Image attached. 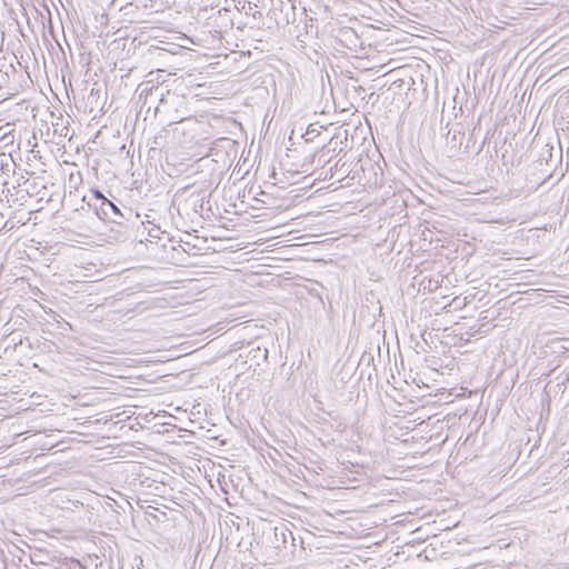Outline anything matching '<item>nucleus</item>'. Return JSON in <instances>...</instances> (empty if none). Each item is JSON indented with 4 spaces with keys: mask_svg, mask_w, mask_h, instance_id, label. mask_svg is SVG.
<instances>
[{
    "mask_svg": "<svg viewBox=\"0 0 569 569\" xmlns=\"http://www.w3.org/2000/svg\"><path fill=\"white\" fill-rule=\"evenodd\" d=\"M163 70L151 71L146 80L138 84L136 93L137 104H139V116L144 120L149 117L156 118L161 111V99H163V89L171 86V82H163Z\"/></svg>",
    "mask_w": 569,
    "mask_h": 569,
    "instance_id": "nucleus-1",
    "label": "nucleus"
},
{
    "mask_svg": "<svg viewBox=\"0 0 569 569\" xmlns=\"http://www.w3.org/2000/svg\"><path fill=\"white\" fill-rule=\"evenodd\" d=\"M210 192L207 189H192L187 187L176 196L177 210L180 216L191 217L199 214L202 217L204 206L209 204Z\"/></svg>",
    "mask_w": 569,
    "mask_h": 569,
    "instance_id": "nucleus-2",
    "label": "nucleus"
},
{
    "mask_svg": "<svg viewBox=\"0 0 569 569\" xmlns=\"http://www.w3.org/2000/svg\"><path fill=\"white\" fill-rule=\"evenodd\" d=\"M163 82H171V86L163 89V99H161V111L163 116L169 112V109L174 104L179 94L186 89L184 80L181 77H176L173 73H167L163 70Z\"/></svg>",
    "mask_w": 569,
    "mask_h": 569,
    "instance_id": "nucleus-3",
    "label": "nucleus"
},
{
    "mask_svg": "<svg viewBox=\"0 0 569 569\" xmlns=\"http://www.w3.org/2000/svg\"><path fill=\"white\" fill-rule=\"evenodd\" d=\"M93 210L99 219L103 221L121 224L124 219L120 207L109 199L102 200L101 203L93 204Z\"/></svg>",
    "mask_w": 569,
    "mask_h": 569,
    "instance_id": "nucleus-4",
    "label": "nucleus"
},
{
    "mask_svg": "<svg viewBox=\"0 0 569 569\" xmlns=\"http://www.w3.org/2000/svg\"><path fill=\"white\" fill-rule=\"evenodd\" d=\"M365 358H346L342 360L339 358L335 365L337 378L342 382H348L358 371L359 366Z\"/></svg>",
    "mask_w": 569,
    "mask_h": 569,
    "instance_id": "nucleus-5",
    "label": "nucleus"
},
{
    "mask_svg": "<svg viewBox=\"0 0 569 569\" xmlns=\"http://www.w3.org/2000/svg\"><path fill=\"white\" fill-rule=\"evenodd\" d=\"M83 360L86 366H82V368L87 371H98L111 377H121V375L118 373L119 369H117L111 362H101L94 360L93 358H84ZM79 367H81V365H79ZM72 369L80 371L82 375H86L82 370H80V368Z\"/></svg>",
    "mask_w": 569,
    "mask_h": 569,
    "instance_id": "nucleus-6",
    "label": "nucleus"
},
{
    "mask_svg": "<svg viewBox=\"0 0 569 569\" xmlns=\"http://www.w3.org/2000/svg\"><path fill=\"white\" fill-rule=\"evenodd\" d=\"M17 163L12 157V152L0 151V176L2 178V187H8L11 177H16Z\"/></svg>",
    "mask_w": 569,
    "mask_h": 569,
    "instance_id": "nucleus-7",
    "label": "nucleus"
},
{
    "mask_svg": "<svg viewBox=\"0 0 569 569\" xmlns=\"http://www.w3.org/2000/svg\"><path fill=\"white\" fill-rule=\"evenodd\" d=\"M14 423L11 417L0 420V449L10 447L17 437L21 435L17 430H12Z\"/></svg>",
    "mask_w": 569,
    "mask_h": 569,
    "instance_id": "nucleus-8",
    "label": "nucleus"
},
{
    "mask_svg": "<svg viewBox=\"0 0 569 569\" xmlns=\"http://www.w3.org/2000/svg\"><path fill=\"white\" fill-rule=\"evenodd\" d=\"M362 342L365 348L361 356H382L381 343L385 345V336H381L379 331L363 337Z\"/></svg>",
    "mask_w": 569,
    "mask_h": 569,
    "instance_id": "nucleus-9",
    "label": "nucleus"
},
{
    "mask_svg": "<svg viewBox=\"0 0 569 569\" xmlns=\"http://www.w3.org/2000/svg\"><path fill=\"white\" fill-rule=\"evenodd\" d=\"M437 359L438 358H432L430 360V365L427 366V369L430 371V378L435 381L437 380L438 376H443L446 373L452 375L457 368V363L455 361L456 358H449V361L446 365L438 363ZM425 361L429 362V359L425 358Z\"/></svg>",
    "mask_w": 569,
    "mask_h": 569,
    "instance_id": "nucleus-10",
    "label": "nucleus"
},
{
    "mask_svg": "<svg viewBox=\"0 0 569 569\" xmlns=\"http://www.w3.org/2000/svg\"><path fill=\"white\" fill-rule=\"evenodd\" d=\"M2 193L10 206H23L27 203L28 191H23L22 187L10 186L3 187Z\"/></svg>",
    "mask_w": 569,
    "mask_h": 569,
    "instance_id": "nucleus-11",
    "label": "nucleus"
},
{
    "mask_svg": "<svg viewBox=\"0 0 569 569\" xmlns=\"http://www.w3.org/2000/svg\"><path fill=\"white\" fill-rule=\"evenodd\" d=\"M186 112V96L182 91L174 101V104L169 109V112L166 114V117L169 118L172 122H179L184 119Z\"/></svg>",
    "mask_w": 569,
    "mask_h": 569,
    "instance_id": "nucleus-12",
    "label": "nucleus"
},
{
    "mask_svg": "<svg viewBox=\"0 0 569 569\" xmlns=\"http://www.w3.org/2000/svg\"><path fill=\"white\" fill-rule=\"evenodd\" d=\"M42 366L39 363H32L33 367L39 368V370L43 373H46L49 377H57L60 373H62V369L56 363V361L52 358H42Z\"/></svg>",
    "mask_w": 569,
    "mask_h": 569,
    "instance_id": "nucleus-13",
    "label": "nucleus"
},
{
    "mask_svg": "<svg viewBox=\"0 0 569 569\" xmlns=\"http://www.w3.org/2000/svg\"><path fill=\"white\" fill-rule=\"evenodd\" d=\"M9 552L12 555L13 559L18 560V565H22L23 567H28V553L26 550L19 548L18 546L13 545L12 549L9 550Z\"/></svg>",
    "mask_w": 569,
    "mask_h": 569,
    "instance_id": "nucleus-14",
    "label": "nucleus"
},
{
    "mask_svg": "<svg viewBox=\"0 0 569 569\" xmlns=\"http://www.w3.org/2000/svg\"><path fill=\"white\" fill-rule=\"evenodd\" d=\"M14 140H16V136H14L13 129L3 131L0 134V151H2V148L13 147Z\"/></svg>",
    "mask_w": 569,
    "mask_h": 569,
    "instance_id": "nucleus-15",
    "label": "nucleus"
},
{
    "mask_svg": "<svg viewBox=\"0 0 569 569\" xmlns=\"http://www.w3.org/2000/svg\"><path fill=\"white\" fill-rule=\"evenodd\" d=\"M29 172H26V173H22V172H17L16 171V177H12L14 179L13 183L11 186H17V187H24V186H30V187H34L36 186V182L34 181H30V179L27 177Z\"/></svg>",
    "mask_w": 569,
    "mask_h": 569,
    "instance_id": "nucleus-16",
    "label": "nucleus"
},
{
    "mask_svg": "<svg viewBox=\"0 0 569 569\" xmlns=\"http://www.w3.org/2000/svg\"><path fill=\"white\" fill-rule=\"evenodd\" d=\"M44 557H47L46 553H43L41 550H36L33 552L29 551L28 553V565L32 566H43L44 565Z\"/></svg>",
    "mask_w": 569,
    "mask_h": 569,
    "instance_id": "nucleus-17",
    "label": "nucleus"
},
{
    "mask_svg": "<svg viewBox=\"0 0 569 569\" xmlns=\"http://www.w3.org/2000/svg\"><path fill=\"white\" fill-rule=\"evenodd\" d=\"M58 569H84V566L74 558L66 559L63 563H61Z\"/></svg>",
    "mask_w": 569,
    "mask_h": 569,
    "instance_id": "nucleus-18",
    "label": "nucleus"
},
{
    "mask_svg": "<svg viewBox=\"0 0 569 569\" xmlns=\"http://www.w3.org/2000/svg\"><path fill=\"white\" fill-rule=\"evenodd\" d=\"M91 194H92V197L90 198L89 206L92 209H93V204L101 203L102 200H108V198H106L103 196V193L98 189L91 190Z\"/></svg>",
    "mask_w": 569,
    "mask_h": 569,
    "instance_id": "nucleus-19",
    "label": "nucleus"
},
{
    "mask_svg": "<svg viewBox=\"0 0 569 569\" xmlns=\"http://www.w3.org/2000/svg\"><path fill=\"white\" fill-rule=\"evenodd\" d=\"M244 349V355L250 356L253 351H260V347L256 345V342H248L246 346H242Z\"/></svg>",
    "mask_w": 569,
    "mask_h": 569,
    "instance_id": "nucleus-20",
    "label": "nucleus"
},
{
    "mask_svg": "<svg viewBox=\"0 0 569 569\" xmlns=\"http://www.w3.org/2000/svg\"><path fill=\"white\" fill-rule=\"evenodd\" d=\"M36 189H37V184L34 187H30V186H24L23 187V191H28V194H27V200L31 197H33L37 192H36Z\"/></svg>",
    "mask_w": 569,
    "mask_h": 569,
    "instance_id": "nucleus-21",
    "label": "nucleus"
},
{
    "mask_svg": "<svg viewBox=\"0 0 569 569\" xmlns=\"http://www.w3.org/2000/svg\"><path fill=\"white\" fill-rule=\"evenodd\" d=\"M31 569H58V567L51 566L48 562H44L43 566H41V565L40 566H34Z\"/></svg>",
    "mask_w": 569,
    "mask_h": 569,
    "instance_id": "nucleus-22",
    "label": "nucleus"
},
{
    "mask_svg": "<svg viewBox=\"0 0 569 569\" xmlns=\"http://www.w3.org/2000/svg\"><path fill=\"white\" fill-rule=\"evenodd\" d=\"M160 232H161V231H160V229H159V228H153V229H151V230L149 231V236H150L151 238H158V239H159V238H160V237H159V233H160Z\"/></svg>",
    "mask_w": 569,
    "mask_h": 569,
    "instance_id": "nucleus-23",
    "label": "nucleus"
},
{
    "mask_svg": "<svg viewBox=\"0 0 569 569\" xmlns=\"http://www.w3.org/2000/svg\"><path fill=\"white\" fill-rule=\"evenodd\" d=\"M503 360H505V363L508 365V366H512L513 362H515V358L513 357L503 358Z\"/></svg>",
    "mask_w": 569,
    "mask_h": 569,
    "instance_id": "nucleus-24",
    "label": "nucleus"
},
{
    "mask_svg": "<svg viewBox=\"0 0 569 569\" xmlns=\"http://www.w3.org/2000/svg\"><path fill=\"white\" fill-rule=\"evenodd\" d=\"M419 376H420V373H417V377L412 378L413 382H416L417 385H418L419 382L425 383V382L422 381V379H421V378H419Z\"/></svg>",
    "mask_w": 569,
    "mask_h": 569,
    "instance_id": "nucleus-25",
    "label": "nucleus"
},
{
    "mask_svg": "<svg viewBox=\"0 0 569 569\" xmlns=\"http://www.w3.org/2000/svg\"><path fill=\"white\" fill-rule=\"evenodd\" d=\"M561 348L563 349V351H560L561 353L569 351V346H561Z\"/></svg>",
    "mask_w": 569,
    "mask_h": 569,
    "instance_id": "nucleus-26",
    "label": "nucleus"
},
{
    "mask_svg": "<svg viewBox=\"0 0 569 569\" xmlns=\"http://www.w3.org/2000/svg\"><path fill=\"white\" fill-rule=\"evenodd\" d=\"M191 355H192V351H190V352H183V353H180L179 356L187 357V356H191Z\"/></svg>",
    "mask_w": 569,
    "mask_h": 569,
    "instance_id": "nucleus-27",
    "label": "nucleus"
},
{
    "mask_svg": "<svg viewBox=\"0 0 569 569\" xmlns=\"http://www.w3.org/2000/svg\"><path fill=\"white\" fill-rule=\"evenodd\" d=\"M399 359H400V365H401V367L403 368V367H405V358H403V357H400Z\"/></svg>",
    "mask_w": 569,
    "mask_h": 569,
    "instance_id": "nucleus-28",
    "label": "nucleus"
},
{
    "mask_svg": "<svg viewBox=\"0 0 569 569\" xmlns=\"http://www.w3.org/2000/svg\"><path fill=\"white\" fill-rule=\"evenodd\" d=\"M375 358L373 357H370V358H367V365L369 366L371 361H373Z\"/></svg>",
    "mask_w": 569,
    "mask_h": 569,
    "instance_id": "nucleus-29",
    "label": "nucleus"
},
{
    "mask_svg": "<svg viewBox=\"0 0 569 569\" xmlns=\"http://www.w3.org/2000/svg\"><path fill=\"white\" fill-rule=\"evenodd\" d=\"M268 356V350L264 348L263 349V357H267Z\"/></svg>",
    "mask_w": 569,
    "mask_h": 569,
    "instance_id": "nucleus-30",
    "label": "nucleus"
},
{
    "mask_svg": "<svg viewBox=\"0 0 569 569\" xmlns=\"http://www.w3.org/2000/svg\"><path fill=\"white\" fill-rule=\"evenodd\" d=\"M281 536H282V540H283V542H284V541H286V535H284V532H283V531H281Z\"/></svg>",
    "mask_w": 569,
    "mask_h": 569,
    "instance_id": "nucleus-31",
    "label": "nucleus"
},
{
    "mask_svg": "<svg viewBox=\"0 0 569 569\" xmlns=\"http://www.w3.org/2000/svg\"><path fill=\"white\" fill-rule=\"evenodd\" d=\"M8 127H9V124H7V126H4V127H0V132H1L3 129L8 128Z\"/></svg>",
    "mask_w": 569,
    "mask_h": 569,
    "instance_id": "nucleus-32",
    "label": "nucleus"
},
{
    "mask_svg": "<svg viewBox=\"0 0 569 569\" xmlns=\"http://www.w3.org/2000/svg\"><path fill=\"white\" fill-rule=\"evenodd\" d=\"M274 536L278 538V528L274 529Z\"/></svg>",
    "mask_w": 569,
    "mask_h": 569,
    "instance_id": "nucleus-33",
    "label": "nucleus"
},
{
    "mask_svg": "<svg viewBox=\"0 0 569 569\" xmlns=\"http://www.w3.org/2000/svg\"><path fill=\"white\" fill-rule=\"evenodd\" d=\"M362 377H363V370L360 371L359 379H361Z\"/></svg>",
    "mask_w": 569,
    "mask_h": 569,
    "instance_id": "nucleus-34",
    "label": "nucleus"
},
{
    "mask_svg": "<svg viewBox=\"0 0 569 569\" xmlns=\"http://www.w3.org/2000/svg\"><path fill=\"white\" fill-rule=\"evenodd\" d=\"M393 360H395V365H396V367H397V366H398V365H397V360H398V358H397V357H393Z\"/></svg>",
    "mask_w": 569,
    "mask_h": 569,
    "instance_id": "nucleus-35",
    "label": "nucleus"
},
{
    "mask_svg": "<svg viewBox=\"0 0 569 569\" xmlns=\"http://www.w3.org/2000/svg\"><path fill=\"white\" fill-rule=\"evenodd\" d=\"M386 352H387V356H389V355H390V352H389V347H387Z\"/></svg>",
    "mask_w": 569,
    "mask_h": 569,
    "instance_id": "nucleus-36",
    "label": "nucleus"
},
{
    "mask_svg": "<svg viewBox=\"0 0 569 569\" xmlns=\"http://www.w3.org/2000/svg\"><path fill=\"white\" fill-rule=\"evenodd\" d=\"M24 568H26V569H31V567H29V566H28V567H24Z\"/></svg>",
    "mask_w": 569,
    "mask_h": 569,
    "instance_id": "nucleus-37",
    "label": "nucleus"
}]
</instances>
